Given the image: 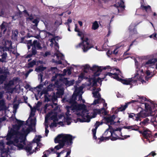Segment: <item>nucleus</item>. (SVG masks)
Here are the masks:
<instances>
[{"label": "nucleus", "mask_w": 157, "mask_h": 157, "mask_svg": "<svg viewBox=\"0 0 157 157\" xmlns=\"http://www.w3.org/2000/svg\"><path fill=\"white\" fill-rule=\"evenodd\" d=\"M101 71L103 70H105L107 69H111V67L109 66H107L106 67H101Z\"/></svg>", "instance_id": "13d9d810"}, {"label": "nucleus", "mask_w": 157, "mask_h": 157, "mask_svg": "<svg viewBox=\"0 0 157 157\" xmlns=\"http://www.w3.org/2000/svg\"><path fill=\"white\" fill-rule=\"evenodd\" d=\"M32 22L33 23L35 24V26H37L38 23L39 22V20L38 19H34L33 21Z\"/></svg>", "instance_id": "864d4df0"}, {"label": "nucleus", "mask_w": 157, "mask_h": 157, "mask_svg": "<svg viewBox=\"0 0 157 157\" xmlns=\"http://www.w3.org/2000/svg\"><path fill=\"white\" fill-rule=\"evenodd\" d=\"M22 133L23 132L24 135H25L26 136L30 132V129L29 128H27L26 129H25L23 128H22L21 130Z\"/></svg>", "instance_id": "7c9ffc66"}, {"label": "nucleus", "mask_w": 157, "mask_h": 157, "mask_svg": "<svg viewBox=\"0 0 157 157\" xmlns=\"http://www.w3.org/2000/svg\"><path fill=\"white\" fill-rule=\"evenodd\" d=\"M112 78L116 79V80L119 81L120 80V79H121V78H120L119 77L118 75L116 73H113Z\"/></svg>", "instance_id": "79ce46f5"}, {"label": "nucleus", "mask_w": 157, "mask_h": 157, "mask_svg": "<svg viewBox=\"0 0 157 157\" xmlns=\"http://www.w3.org/2000/svg\"><path fill=\"white\" fill-rule=\"evenodd\" d=\"M69 108H71V109L72 110H77V105L74 104H72L70 106H68V107Z\"/></svg>", "instance_id": "ea45409f"}, {"label": "nucleus", "mask_w": 157, "mask_h": 157, "mask_svg": "<svg viewBox=\"0 0 157 157\" xmlns=\"http://www.w3.org/2000/svg\"><path fill=\"white\" fill-rule=\"evenodd\" d=\"M156 155V154L154 151H152L148 155L144 157H148L150 155H152V156H154Z\"/></svg>", "instance_id": "052dcab7"}, {"label": "nucleus", "mask_w": 157, "mask_h": 157, "mask_svg": "<svg viewBox=\"0 0 157 157\" xmlns=\"http://www.w3.org/2000/svg\"><path fill=\"white\" fill-rule=\"evenodd\" d=\"M104 120L105 121V123L106 124H108L109 123L110 124L113 125L115 124L116 122L114 121V120L115 118V115H113L110 117H104Z\"/></svg>", "instance_id": "9d476101"}, {"label": "nucleus", "mask_w": 157, "mask_h": 157, "mask_svg": "<svg viewBox=\"0 0 157 157\" xmlns=\"http://www.w3.org/2000/svg\"><path fill=\"white\" fill-rule=\"evenodd\" d=\"M109 133L110 134V140L112 141H115L118 139L124 140V139L122 138L119 137L114 131H110Z\"/></svg>", "instance_id": "ddd939ff"}, {"label": "nucleus", "mask_w": 157, "mask_h": 157, "mask_svg": "<svg viewBox=\"0 0 157 157\" xmlns=\"http://www.w3.org/2000/svg\"><path fill=\"white\" fill-rule=\"evenodd\" d=\"M144 3L143 2H140L141 4V6H140V8L142 10H144L145 9L147 8V6H145L144 5Z\"/></svg>", "instance_id": "bf43d9fd"}, {"label": "nucleus", "mask_w": 157, "mask_h": 157, "mask_svg": "<svg viewBox=\"0 0 157 157\" xmlns=\"http://www.w3.org/2000/svg\"><path fill=\"white\" fill-rule=\"evenodd\" d=\"M32 148V146L31 144H28V145L25 146H24V149L28 153L29 152V154L31 155L32 154L33 151H31Z\"/></svg>", "instance_id": "6ab92c4d"}, {"label": "nucleus", "mask_w": 157, "mask_h": 157, "mask_svg": "<svg viewBox=\"0 0 157 157\" xmlns=\"http://www.w3.org/2000/svg\"><path fill=\"white\" fill-rule=\"evenodd\" d=\"M157 62V59L155 58L153 59H150L148 61L146 62L145 64V66L147 67V65L151 64L152 63H155Z\"/></svg>", "instance_id": "a878e982"}, {"label": "nucleus", "mask_w": 157, "mask_h": 157, "mask_svg": "<svg viewBox=\"0 0 157 157\" xmlns=\"http://www.w3.org/2000/svg\"><path fill=\"white\" fill-rule=\"evenodd\" d=\"M151 121L154 126L157 128V115L151 119Z\"/></svg>", "instance_id": "393cba45"}, {"label": "nucleus", "mask_w": 157, "mask_h": 157, "mask_svg": "<svg viewBox=\"0 0 157 157\" xmlns=\"http://www.w3.org/2000/svg\"><path fill=\"white\" fill-rule=\"evenodd\" d=\"M151 10V6L149 5H148L147 6V8H146L144 10H145L147 12H148L149 11Z\"/></svg>", "instance_id": "774afa93"}, {"label": "nucleus", "mask_w": 157, "mask_h": 157, "mask_svg": "<svg viewBox=\"0 0 157 157\" xmlns=\"http://www.w3.org/2000/svg\"><path fill=\"white\" fill-rule=\"evenodd\" d=\"M78 32V35L81 37V39L82 41V42L79 44L78 46L79 47H82L84 52H86L92 47L88 42L89 39L87 37H85L82 31H79Z\"/></svg>", "instance_id": "f257e3e1"}, {"label": "nucleus", "mask_w": 157, "mask_h": 157, "mask_svg": "<svg viewBox=\"0 0 157 157\" xmlns=\"http://www.w3.org/2000/svg\"><path fill=\"white\" fill-rule=\"evenodd\" d=\"M139 78L140 77L139 76V74L138 73H136L135 75L133 77L131 78H129V79H123L121 78L120 79L119 82H121L122 83L125 85H130L131 83H135L137 82L139 80L138 77Z\"/></svg>", "instance_id": "20e7f679"}, {"label": "nucleus", "mask_w": 157, "mask_h": 157, "mask_svg": "<svg viewBox=\"0 0 157 157\" xmlns=\"http://www.w3.org/2000/svg\"><path fill=\"white\" fill-rule=\"evenodd\" d=\"M90 66L89 65H86L84 67L83 72L85 73H87V70H90Z\"/></svg>", "instance_id": "37998d69"}, {"label": "nucleus", "mask_w": 157, "mask_h": 157, "mask_svg": "<svg viewBox=\"0 0 157 157\" xmlns=\"http://www.w3.org/2000/svg\"><path fill=\"white\" fill-rule=\"evenodd\" d=\"M92 93L93 94V97L95 98L98 99H100L101 98V96L99 93H98L95 91H94Z\"/></svg>", "instance_id": "72a5a7b5"}, {"label": "nucleus", "mask_w": 157, "mask_h": 157, "mask_svg": "<svg viewBox=\"0 0 157 157\" xmlns=\"http://www.w3.org/2000/svg\"><path fill=\"white\" fill-rule=\"evenodd\" d=\"M13 129H14L15 130H17V131H19V130L20 129V127L17 124H15V125H13Z\"/></svg>", "instance_id": "5fc2aeb1"}, {"label": "nucleus", "mask_w": 157, "mask_h": 157, "mask_svg": "<svg viewBox=\"0 0 157 157\" xmlns=\"http://www.w3.org/2000/svg\"><path fill=\"white\" fill-rule=\"evenodd\" d=\"M101 67H98L96 65H94L90 68V70L93 71H95L94 73V75L95 76H98L100 75L99 72H101Z\"/></svg>", "instance_id": "9b49d317"}, {"label": "nucleus", "mask_w": 157, "mask_h": 157, "mask_svg": "<svg viewBox=\"0 0 157 157\" xmlns=\"http://www.w3.org/2000/svg\"><path fill=\"white\" fill-rule=\"evenodd\" d=\"M67 101H68L70 104H74L77 103V102L76 100L75 99L72 98H71L68 100Z\"/></svg>", "instance_id": "c03bdc74"}, {"label": "nucleus", "mask_w": 157, "mask_h": 157, "mask_svg": "<svg viewBox=\"0 0 157 157\" xmlns=\"http://www.w3.org/2000/svg\"><path fill=\"white\" fill-rule=\"evenodd\" d=\"M36 49V48L32 47L31 49V53L28 54L25 57L27 58H29L33 56L36 55L37 52Z\"/></svg>", "instance_id": "aec40b11"}, {"label": "nucleus", "mask_w": 157, "mask_h": 157, "mask_svg": "<svg viewBox=\"0 0 157 157\" xmlns=\"http://www.w3.org/2000/svg\"><path fill=\"white\" fill-rule=\"evenodd\" d=\"M0 74H3V75L4 77H6L5 78L6 79L7 77V75H10V72L8 71H6V70L3 71V70L2 69V70H1V72Z\"/></svg>", "instance_id": "473e14b6"}, {"label": "nucleus", "mask_w": 157, "mask_h": 157, "mask_svg": "<svg viewBox=\"0 0 157 157\" xmlns=\"http://www.w3.org/2000/svg\"><path fill=\"white\" fill-rule=\"evenodd\" d=\"M128 114L129 118H132L137 121H139L140 118H144L147 116L146 113L144 111H141L136 114L132 113Z\"/></svg>", "instance_id": "39448f33"}, {"label": "nucleus", "mask_w": 157, "mask_h": 157, "mask_svg": "<svg viewBox=\"0 0 157 157\" xmlns=\"http://www.w3.org/2000/svg\"><path fill=\"white\" fill-rule=\"evenodd\" d=\"M10 132H11V134L13 136H17L18 134H20L19 131L16 130H15L13 129H11Z\"/></svg>", "instance_id": "bb28decb"}, {"label": "nucleus", "mask_w": 157, "mask_h": 157, "mask_svg": "<svg viewBox=\"0 0 157 157\" xmlns=\"http://www.w3.org/2000/svg\"><path fill=\"white\" fill-rule=\"evenodd\" d=\"M137 25H133L132 24H131L129 27L128 30L130 32V33L131 35H132L134 34H136L137 33V31L136 27L137 26Z\"/></svg>", "instance_id": "2eb2a0df"}, {"label": "nucleus", "mask_w": 157, "mask_h": 157, "mask_svg": "<svg viewBox=\"0 0 157 157\" xmlns=\"http://www.w3.org/2000/svg\"><path fill=\"white\" fill-rule=\"evenodd\" d=\"M60 78H59V80H57L56 81L54 84V86L56 87L57 88H61L63 86V82L61 80V78H62V77H60Z\"/></svg>", "instance_id": "a211bd4d"}, {"label": "nucleus", "mask_w": 157, "mask_h": 157, "mask_svg": "<svg viewBox=\"0 0 157 157\" xmlns=\"http://www.w3.org/2000/svg\"><path fill=\"white\" fill-rule=\"evenodd\" d=\"M30 36L28 35L25 36L24 37H22L21 38V42L25 44H30L31 45H33V48H36V49L40 50L42 49V47L41 46V44L37 40H35L33 41V43L32 42V40H25V38H29Z\"/></svg>", "instance_id": "7ed1b4c3"}, {"label": "nucleus", "mask_w": 157, "mask_h": 157, "mask_svg": "<svg viewBox=\"0 0 157 157\" xmlns=\"http://www.w3.org/2000/svg\"><path fill=\"white\" fill-rule=\"evenodd\" d=\"M4 87L6 89H7V90H9L10 88V86L9 85L8 83H5L4 84Z\"/></svg>", "instance_id": "e2e57ef3"}, {"label": "nucleus", "mask_w": 157, "mask_h": 157, "mask_svg": "<svg viewBox=\"0 0 157 157\" xmlns=\"http://www.w3.org/2000/svg\"><path fill=\"white\" fill-rule=\"evenodd\" d=\"M48 125H46L45 126V136H47L48 134L49 133V131L48 130Z\"/></svg>", "instance_id": "603ef678"}, {"label": "nucleus", "mask_w": 157, "mask_h": 157, "mask_svg": "<svg viewBox=\"0 0 157 157\" xmlns=\"http://www.w3.org/2000/svg\"><path fill=\"white\" fill-rule=\"evenodd\" d=\"M99 25L98 24L97 21H95L93 23L92 26V29L94 30H96L98 28Z\"/></svg>", "instance_id": "e433bc0d"}, {"label": "nucleus", "mask_w": 157, "mask_h": 157, "mask_svg": "<svg viewBox=\"0 0 157 157\" xmlns=\"http://www.w3.org/2000/svg\"><path fill=\"white\" fill-rule=\"evenodd\" d=\"M138 126L136 125H134L131 126V129L132 130H138Z\"/></svg>", "instance_id": "49530a36"}, {"label": "nucleus", "mask_w": 157, "mask_h": 157, "mask_svg": "<svg viewBox=\"0 0 157 157\" xmlns=\"http://www.w3.org/2000/svg\"><path fill=\"white\" fill-rule=\"evenodd\" d=\"M6 77H4L3 75L0 74V85L3 84L4 82L6 80L5 78Z\"/></svg>", "instance_id": "c9c22d12"}, {"label": "nucleus", "mask_w": 157, "mask_h": 157, "mask_svg": "<svg viewBox=\"0 0 157 157\" xmlns=\"http://www.w3.org/2000/svg\"><path fill=\"white\" fill-rule=\"evenodd\" d=\"M94 110L95 111L97 114H103L104 113V114L105 115L107 114V113L106 112L105 109L104 107L102 108L101 109H95Z\"/></svg>", "instance_id": "412c9836"}, {"label": "nucleus", "mask_w": 157, "mask_h": 157, "mask_svg": "<svg viewBox=\"0 0 157 157\" xmlns=\"http://www.w3.org/2000/svg\"><path fill=\"white\" fill-rule=\"evenodd\" d=\"M41 138V136H39L36 139V141L35 142L38 145V143L40 141V139Z\"/></svg>", "instance_id": "4d7b16f0"}, {"label": "nucleus", "mask_w": 157, "mask_h": 157, "mask_svg": "<svg viewBox=\"0 0 157 157\" xmlns=\"http://www.w3.org/2000/svg\"><path fill=\"white\" fill-rule=\"evenodd\" d=\"M61 74H56L54 76H53L52 77L51 81H55L56 80V78L58 76H59L60 77V75H61Z\"/></svg>", "instance_id": "09e8293b"}, {"label": "nucleus", "mask_w": 157, "mask_h": 157, "mask_svg": "<svg viewBox=\"0 0 157 157\" xmlns=\"http://www.w3.org/2000/svg\"><path fill=\"white\" fill-rule=\"evenodd\" d=\"M60 80L62 81L63 83L66 86H70L72 85L74 83V80H72L69 81L67 78H61Z\"/></svg>", "instance_id": "4468645a"}, {"label": "nucleus", "mask_w": 157, "mask_h": 157, "mask_svg": "<svg viewBox=\"0 0 157 157\" xmlns=\"http://www.w3.org/2000/svg\"><path fill=\"white\" fill-rule=\"evenodd\" d=\"M2 148H1L0 149L1 150V157H2V154L4 153H8V150L4 148V146L3 144L2 145Z\"/></svg>", "instance_id": "c756f323"}, {"label": "nucleus", "mask_w": 157, "mask_h": 157, "mask_svg": "<svg viewBox=\"0 0 157 157\" xmlns=\"http://www.w3.org/2000/svg\"><path fill=\"white\" fill-rule=\"evenodd\" d=\"M139 97L140 98V99L141 100L140 101V103H141L144 104V102L147 101V98H144L143 97H141L140 96H139Z\"/></svg>", "instance_id": "3c124183"}, {"label": "nucleus", "mask_w": 157, "mask_h": 157, "mask_svg": "<svg viewBox=\"0 0 157 157\" xmlns=\"http://www.w3.org/2000/svg\"><path fill=\"white\" fill-rule=\"evenodd\" d=\"M2 59H5L7 57V54L6 52H4L2 55Z\"/></svg>", "instance_id": "680f3d73"}, {"label": "nucleus", "mask_w": 157, "mask_h": 157, "mask_svg": "<svg viewBox=\"0 0 157 157\" xmlns=\"http://www.w3.org/2000/svg\"><path fill=\"white\" fill-rule=\"evenodd\" d=\"M143 137L150 143L155 140L154 136L152 134L151 132L147 128L144 130Z\"/></svg>", "instance_id": "423d86ee"}, {"label": "nucleus", "mask_w": 157, "mask_h": 157, "mask_svg": "<svg viewBox=\"0 0 157 157\" xmlns=\"http://www.w3.org/2000/svg\"><path fill=\"white\" fill-rule=\"evenodd\" d=\"M130 104V102H128L125 103L124 105H121V107L118 108V111H124L126 108L128 107V105Z\"/></svg>", "instance_id": "b1692460"}, {"label": "nucleus", "mask_w": 157, "mask_h": 157, "mask_svg": "<svg viewBox=\"0 0 157 157\" xmlns=\"http://www.w3.org/2000/svg\"><path fill=\"white\" fill-rule=\"evenodd\" d=\"M79 93V92H78L76 93H74L73 94V95H72V97L71 98H72L73 99H74L76 101V100H77V96L78 95Z\"/></svg>", "instance_id": "de8ad7c7"}, {"label": "nucleus", "mask_w": 157, "mask_h": 157, "mask_svg": "<svg viewBox=\"0 0 157 157\" xmlns=\"http://www.w3.org/2000/svg\"><path fill=\"white\" fill-rule=\"evenodd\" d=\"M109 128L107 129L105 132L103 134V135L104 136H107L109 135V133L110 134V132L109 133Z\"/></svg>", "instance_id": "69168bd1"}, {"label": "nucleus", "mask_w": 157, "mask_h": 157, "mask_svg": "<svg viewBox=\"0 0 157 157\" xmlns=\"http://www.w3.org/2000/svg\"><path fill=\"white\" fill-rule=\"evenodd\" d=\"M36 61L35 60H33L32 61L28 63L27 64V67L28 68L33 67L36 64Z\"/></svg>", "instance_id": "2f4dec72"}, {"label": "nucleus", "mask_w": 157, "mask_h": 157, "mask_svg": "<svg viewBox=\"0 0 157 157\" xmlns=\"http://www.w3.org/2000/svg\"><path fill=\"white\" fill-rule=\"evenodd\" d=\"M57 138L56 137L54 139V142L56 143H59V144L56 146L54 148L56 149L57 150H58L59 149L63 148L65 146L64 144L62 143L60 141V140H58V139H57Z\"/></svg>", "instance_id": "dca6fc26"}, {"label": "nucleus", "mask_w": 157, "mask_h": 157, "mask_svg": "<svg viewBox=\"0 0 157 157\" xmlns=\"http://www.w3.org/2000/svg\"><path fill=\"white\" fill-rule=\"evenodd\" d=\"M0 108L1 109L6 110L7 107L5 104L4 100L2 99L0 100Z\"/></svg>", "instance_id": "5701e85b"}, {"label": "nucleus", "mask_w": 157, "mask_h": 157, "mask_svg": "<svg viewBox=\"0 0 157 157\" xmlns=\"http://www.w3.org/2000/svg\"><path fill=\"white\" fill-rule=\"evenodd\" d=\"M118 6H117L116 4H114V6L117 8L118 13H120L124 10L125 6L124 5V2L123 1H121L120 2H118Z\"/></svg>", "instance_id": "f8f14e48"}, {"label": "nucleus", "mask_w": 157, "mask_h": 157, "mask_svg": "<svg viewBox=\"0 0 157 157\" xmlns=\"http://www.w3.org/2000/svg\"><path fill=\"white\" fill-rule=\"evenodd\" d=\"M36 118L34 117L33 119H31L30 120V124L32 126H34L36 124Z\"/></svg>", "instance_id": "a18cd8bd"}, {"label": "nucleus", "mask_w": 157, "mask_h": 157, "mask_svg": "<svg viewBox=\"0 0 157 157\" xmlns=\"http://www.w3.org/2000/svg\"><path fill=\"white\" fill-rule=\"evenodd\" d=\"M77 110H82L81 114L82 118L85 117V113L88 112V110L86 108V106L84 104H79L77 105Z\"/></svg>", "instance_id": "1a4fd4ad"}, {"label": "nucleus", "mask_w": 157, "mask_h": 157, "mask_svg": "<svg viewBox=\"0 0 157 157\" xmlns=\"http://www.w3.org/2000/svg\"><path fill=\"white\" fill-rule=\"evenodd\" d=\"M99 99H100L98 98V99H97L94 100L93 102V104L94 105H96L97 104H99Z\"/></svg>", "instance_id": "338daca9"}, {"label": "nucleus", "mask_w": 157, "mask_h": 157, "mask_svg": "<svg viewBox=\"0 0 157 157\" xmlns=\"http://www.w3.org/2000/svg\"><path fill=\"white\" fill-rule=\"evenodd\" d=\"M15 118L16 119L17 125L21 128L24 124V122L17 119L15 117Z\"/></svg>", "instance_id": "f704fd0d"}, {"label": "nucleus", "mask_w": 157, "mask_h": 157, "mask_svg": "<svg viewBox=\"0 0 157 157\" xmlns=\"http://www.w3.org/2000/svg\"><path fill=\"white\" fill-rule=\"evenodd\" d=\"M72 136L70 134H60L58 135L56 137L67 147L71 145L73 143Z\"/></svg>", "instance_id": "f03ea898"}, {"label": "nucleus", "mask_w": 157, "mask_h": 157, "mask_svg": "<svg viewBox=\"0 0 157 157\" xmlns=\"http://www.w3.org/2000/svg\"><path fill=\"white\" fill-rule=\"evenodd\" d=\"M17 145H15L18 148L19 150L24 149V145L22 144L21 143H16Z\"/></svg>", "instance_id": "4c0bfd02"}, {"label": "nucleus", "mask_w": 157, "mask_h": 157, "mask_svg": "<svg viewBox=\"0 0 157 157\" xmlns=\"http://www.w3.org/2000/svg\"><path fill=\"white\" fill-rule=\"evenodd\" d=\"M7 28L6 27L5 25H4L3 23H2L0 25V38L2 36V31L3 34H4Z\"/></svg>", "instance_id": "4be33fe9"}, {"label": "nucleus", "mask_w": 157, "mask_h": 157, "mask_svg": "<svg viewBox=\"0 0 157 157\" xmlns=\"http://www.w3.org/2000/svg\"><path fill=\"white\" fill-rule=\"evenodd\" d=\"M144 105L145 109L147 111H150L151 110V108L150 105L147 103H145Z\"/></svg>", "instance_id": "58836bf2"}, {"label": "nucleus", "mask_w": 157, "mask_h": 157, "mask_svg": "<svg viewBox=\"0 0 157 157\" xmlns=\"http://www.w3.org/2000/svg\"><path fill=\"white\" fill-rule=\"evenodd\" d=\"M46 68V67H44L43 66L41 65L36 68L35 69V71L38 72H40L44 71V70Z\"/></svg>", "instance_id": "c85d7f7f"}, {"label": "nucleus", "mask_w": 157, "mask_h": 157, "mask_svg": "<svg viewBox=\"0 0 157 157\" xmlns=\"http://www.w3.org/2000/svg\"><path fill=\"white\" fill-rule=\"evenodd\" d=\"M57 99V97L56 95L55 94H54L52 97V101L55 102L56 101Z\"/></svg>", "instance_id": "6e6d98bb"}, {"label": "nucleus", "mask_w": 157, "mask_h": 157, "mask_svg": "<svg viewBox=\"0 0 157 157\" xmlns=\"http://www.w3.org/2000/svg\"><path fill=\"white\" fill-rule=\"evenodd\" d=\"M156 33H155L151 35L149 37L151 38H153L155 39L156 38Z\"/></svg>", "instance_id": "0e129e2a"}, {"label": "nucleus", "mask_w": 157, "mask_h": 157, "mask_svg": "<svg viewBox=\"0 0 157 157\" xmlns=\"http://www.w3.org/2000/svg\"><path fill=\"white\" fill-rule=\"evenodd\" d=\"M87 113V115H85V117L82 118V119H81L80 118H78L77 120L78 121H79L81 122H89L90 121V117L89 115L88 114V113Z\"/></svg>", "instance_id": "f3484780"}, {"label": "nucleus", "mask_w": 157, "mask_h": 157, "mask_svg": "<svg viewBox=\"0 0 157 157\" xmlns=\"http://www.w3.org/2000/svg\"><path fill=\"white\" fill-rule=\"evenodd\" d=\"M13 136L11 132H9L6 136V140H10Z\"/></svg>", "instance_id": "8fccbe9b"}, {"label": "nucleus", "mask_w": 157, "mask_h": 157, "mask_svg": "<svg viewBox=\"0 0 157 157\" xmlns=\"http://www.w3.org/2000/svg\"><path fill=\"white\" fill-rule=\"evenodd\" d=\"M12 43L11 40H4L3 46H0V49L3 52L5 51H10V50L12 49Z\"/></svg>", "instance_id": "0eeeda50"}, {"label": "nucleus", "mask_w": 157, "mask_h": 157, "mask_svg": "<svg viewBox=\"0 0 157 157\" xmlns=\"http://www.w3.org/2000/svg\"><path fill=\"white\" fill-rule=\"evenodd\" d=\"M51 119L53 120L54 122L57 121L58 120L56 115H53L51 117Z\"/></svg>", "instance_id": "a19ab883"}, {"label": "nucleus", "mask_w": 157, "mask_h": 157, "mask_svg": "<svg viewBox=\"0 0 157 157\" xmlns=\"http://www.w3.org/2000/svg\"><path fill=\"white\" fill-rule=\"evenodd\" d=\"M20 134H18L17 136H15L14 141L16 143L19 142L23 143L24 145H25L26 136H25L24 134L22 132H20Z\"/></svg>", "instance_id": "6e6552de"}, {"label": "nucleus", "mask_w": 157, "mask_h": 157, "mask_svg": "<svg viewBox=\"0 0 157 157\" xmlns=\"http://www.w3.org/2000/svg\"><path fill=\"white\" fill-rule=\"evenodd\" d=\"M149 121V119L147 118H146L141 122L140 123L139 125L142 126H145L147 124Z\"/></svg>", "instance_id": "cd10ccee"}]
</instances>
